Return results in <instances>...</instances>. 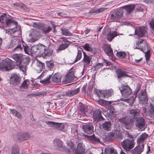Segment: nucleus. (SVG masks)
<instances>
[{"mask_svg": "<svg viewBox=\"0 0 154 154\" xmlns=\"http://www.w3.org/2000/svg\"><path fill=\"white\" fill-rule=\"evenodd\" d=\"M140 111L137 109H131L128 111L129 116H126L119 119V121L121 123L122 126L128 130L130 129L133 121L140 116Z\"/></svg>", "mask_w": 154, "mask_h": 154, "instance_id": "f257e3e1", "label": "nucleus"}, {"mask_svg": "<svg viewBox=\"0 0 154 154\" xmlns=\"http://www.w3.org/2000/svg\"><path fill=\"white\" fill-rule=\"evenodd\" d=\"M15 62L8 58L3 60L0 63V70L8 71L15 67Z\"/></svg>", "mask_w": 154, "mask_h": 154, "instance_id": "f03ea898", "label": "nucleus"}, {"mask_svg": "<svg viewBox=\"0 0 154 154\" xmlns=\"http://www.w3.org/2000/svg\"><path fill=\"white\" fill-rule=\"evenodd\" d=\"M103 34L105 36L109 42H111L112 39L118 35V33L116 31H111V29L109 27H106L103 30Z\"/></svg>", "mask_w": 154, "mask_h": 154, "instance_id": "7ed1b4c3", "label": "nucleus"}, {"mask_svg": "<svg viewBox=\"0 0 154 154\" xmlns=\"http://www.w3.org/2000/svg\"><path fill=\"white\" fill-rule=\"evenodd\" d=\"M121 144L122 147L127 153L131 151V150L134 147V140L128 139L121 142Z\"/></svg>", "mask_w": 154, "mask_h": 154, "instance_id": "20e7f679", "label": "nucleus"}, {"mask_svg": "<svg viewBox=\"0 0 154 154\" xmlns=\"http://www.w3.org/2000/svg\"><path fill=\"white\" fill-rule=\"evenodd\" d=\"M122 9L119 8L114 11L111 15V19L113 21H116L122 17L123 14Z\"/></svg>", "mask_w": 154, "mask_h": 154, "instance_id": "39448f33", "label": "nucleus"}, {"mask_svg": "<svg viewBox=\"0 0 154 154\" xmlns=\"http://www.w3.org/2000/svg\"><path fill=\"white\" fill-rule=\"evenodd\" d=\"M47 49V47L42 44L38 45L36 46H32L31 50L33 53L36 52L39 53L40 54L43 55L45 51Z\"/></svg>", "mask_w": 154, "mask_h": 154, "instance_id": "423d86ee", "label": "nucleus"}, {"mask_svg": "<svg viewBox=\"0 0 154 154\" xmlns=\"http://www.w3.org/2000/svg\"><path fill=\"white\" fill-rule=\"evenodd\" d=\"M122 95L125 97H127L130 95L132 91L128 85H122L119 88Z\"/></svg>", "mask_w": 154, "mask_h": 154, "instance_id": "0eeeda50", "label": "nucleus"}, {"mask_svg": "<svg viewBox=\"0 0 154 154\" xmlns=\"http://www.w3.org/2000/svg\"><path fill=\"white\" fill-rule=\"evenodd\" d=\"M136 44L137 45L135 48L140 49L142 51L148 49L147 45L143 39H138L136 42Z\"/></svg>", "mask_w": 154, "mask_h": 154, "instance_id": "6e6552de", "label": "nucleus"}, {"mask_svg": "<svg viewBox=\"0 0 154 154\" xmlns=\"http://www.w3.org/2000/svg\"><path fill=\"white\" fill-rule=\"evenodd\" d=\"M29 36L31 37V42H35L40 38V34L39 31L36 29H31Z\"/></svg>", "mask_w": 154, "mask_h": 154, "instance_id": "1a4fd4ad", "label": "nucleus"}, {"mask_svg": "<svg viewBox=\"0 0 154 154\" xmlns=\"http://www.w3.org/2000/svg\"><path fill=\"white\" fill-rule=\"evenodd\" d=\"M147 32L146 27L142 26L136 27L135 30V34L139 37H142L144 36Z\"/></svg>", "mask_w": 154, "mask_h": 154, "instance_id": "9d476101", "label": "nucleus"}, {"mask_svg": "<svg viewBox=\"0 0 154 154\" xmlns=\"http://www.w3.org/2000/svg\"><path fill=\"white\" fill-rule=\"evenodd\" d=\"M135 125L136 127L141 129L145 126V119L142 117H138L136 119Z\"/></svg>", "mask_w": 154, "mask_h": 154, "instance_id": "9b49d317", "label": "nucleus"}, {"mask_svg": "<svg viewBox=\"0 0 154 154\" xmlns=\"http://www.w3.org/2000/svg\"><path fill=\"white\" fill-rule=\"evenodd\" d=\"M140 93V94L138 96L140 103H146L148 101V99L145 90H141Z\"/></svg>", "mask_w": 154, "mask_h": 154, "instance_id": "f8f14e48", "label": "nucleus"}, {"mask_svg": "<svg viewBox=\"0 0 154 154\" xmlns=\"http://www.w3.org/2000/svg\"><path fill=\"white\" fill-rule=\"evenodd\" d=\"M75 78H76L74 75V72L72 71L69 72L64 77L62 81L63 82H70L74 79Z\"/></svg>", "mask_w": 154, "mask_h": 154, "instance_id": "ddd939ff", "label": "nucleus"}, {"mask_svg": "<svg viewBox=\"0 0 154 154\" xmlns=\"http://www.w3.org/2000/svg\"><path fill=\"white\" fill-rule=\"evenodd\" d=\"M82 51V50L81 48L77 49L74 51L72 55L73 57L75 58L74 63H76L81 59Z\"/></svg>", "mask_w": 154, "mask_h": 154, "instance_id": "4468645a", "label": "nucleus"}, {"mask_svg": "<svg viewBox=\"0 0 154 154\" xmlns=\"http://www.w3.org/2000/svg\"><path fill=\"white\" fill-rule=\"evenodd\" d=\"M20 80V78L18 75L14 74L10 78V83L13 85L15 86L19 84Z\"/></svg>", "mask_w": 154, "mask_h": 154, "instance_id": "2eb2a0df", "label": "nucleus"}, {"mask_svg": "<svg viewBox=\"0 0 154 154\" xmlns=\"http://www.w3.org/2000/svg\"><path fill=\"white\" fill-rule=\"evenodd\" d=\"M82 129L86 133L91 134L93 132V125L91 123L85 124L83 125Z\"/></svg>", "mask_w": 154, "mask_h": 154, "instance_id": "dca6fc26", "label": "nucleus"}, {"mask_svg": "<svg viewBox=\"0 0 154 154\" xmlns=\"http://www.w3.org/2000/svg\"><path fill=\"white\" fill-rule=\"evenodd\" d=\"M104 51L105 53L109 56L112 57V60L113 61L115 58L113 57V53L112 50L111 48L110 45L109 44H105L103 47Z\"/></svg>", "mask_w": 154, "mask_h": 154, "instance_id": "f3484780", "label": "nucleus"}, {"mask_svg": "<svg viewBox=\"0 0 154 154\" xmlns=\"http://www.w3.org/2000/svg\"><path fill=\"white\" fill-rule=\"evenodd\" d=\"M148 134L144 133L141 134L137 138V143L138 145L144 147L145 140L147 137Z\"/></svg>", "mask_w": 154, "mask_h": 154, "instance_id": "a211bd4d", "label": "nucleus"}, {"mask_svg": "<svg viewBox=\"0 0 154 154\" xmlns=\"http://www.w3.org/2000/svg\"><path fill=\"white\" fill-rule=\"evenodd\" d=\"M148 134L144 133L141 134L137 138V143L138 145L144 147L145 140L147 137Z\"/></svg>", "mask_w": 154, "mask_h": 154, "instance_id": "6ab92c4d", "label": "nucleus"}, {"mask_svg": "<svg viewBox=\"0 0 154 154\" xmlns=\"http://www.w3.org/2000/svg\"><path fill=\"white\" fill-rule=\"evenodd\" d=\"M83 136L86 139L90 140L93 143L97 144L100 143L99 138L96 137L94 134L91 136L84 134Z\"/></svg>", "mask_w": 154, "mask_h": 154, "instance_id": "aec40b11", "label": "nucleus"}, {"mask_svg": "<svg viewBox=\"0 0 154 154\" xmlns=\"http://www.w3.org/2000/svg\"><path fill=\"white\" fill-rule=\"evenodd\" d=\"M85 150V146L82 143L78 144L77 148L75 150V154H84Z\"/></svg>", "mask_w": 154, "mask_h": 154, "instance_id": "412c9836", "label": "nucleus"}, {"mask_svg": "<svg viewBox=\"0 0 154 154\" xmlns=\"http://www.w3.org/2000/svg\"><path fill=\"white\" fill-rule=\"evenodd\" d=\"M93 118L95 121H99L103 120L101 115V112L99 109H96L94 112Z\"/></svg>", "mask_w": 154, "mask_h": 154, "instance_id": "4be33fe9", "label": "nucleus"}, {"mask_svg": "<svg viewBox=\"0 0 154 154\" xmlns=\"http://www.w3.org/2000/svg\"><path fill=\"white\" fill-rule=\"evenodd\" d=\"M82 46L86 50L90 51L92 54H95L97 52V48H92L88 44L86 43Z\"/></svg>", "mask_w": 154, "mask_h": 154, "instance_id": "5701e85b", "label": "nucleus"}, {"mask_svg": "<svg viewBox=\"0 0 154 154\" xmlns=\"http://www.w3.org/2000/svg\"><path fill=\"white\" fill-rule=\"evenodd\" d=\"M45 66L44 64L39 61L37 60L36 63V66L35 69L37 72L40 73L42 71L44 68Z\"/></svg>", "mask_w": 154, "mask_h": 154, "instance_id": "b1692460", "label": "nucleus"}, {"mask_svg": "<svg viewBox=\"0 0 154 154\" xmlns=\"http://www.w3.org/2000/svg\"><path fill=\"white\" fill-rule=\"evenodd\" d=\"M144 147L138 145L132 151L133 154H140L143 151Z\"/></svg>", "mask_w": 154, "mask_h": 154, "instance_id": "393cba45", "label": "nucleus"}, {"mask_svg": "<svg viewBox=\"0 0 154 154\" xmlns=\"http://www.w3.org/2000/svg\"><path fill=\"white\" fill-rule=\"evenodd\" d=\"M80 91L79 88H77L76 89L69 91L66 92V95L70 97L78 93Z\"/></svg>", "mask_w": 154, "mask_h": 154, "instance_id": "a878e982", "label": "nucleus"}, {"mask_svg": "<svg viewBox=\"0 0 154 154\" xmlns=\"http://www.w3.org/2000/svg\"><path fill=\"white\" fill-rule=\"evenodd\" d=\"M103 97L107 98L111 96L113 93V91L112 89L105 90L103 91Z\"/></svg>", "mask_w": 154, "mask_h": 154, "instance_id": "bb28decb", "label": "nucleus"}, {"mask_svg": "<svg viewBox=\"0 0 154 154\" xmlns=\"http://www.w3.org/2000/svg\"><path fill=\"white\" fill-rule=\"evenodd\" d=\"M135 7L134 5H129L124 6L122 8L125 9L126 12L129 14L133 11Z\"/></svg>", "mask_w": 154, "mask_h": 154, "instance_id": "cd10ccee", "label": "nucleus"}, {"mask_svg": "<svg viewBox=\"0 0 154 154\" xmlns=\"http://www.w3.org/2000/svg\"><path fill=\"white\" fill-rule=\"evenodd\" d=\"M61 76L58 73L55 74L52 76V81L54 83H58L61 81Z\"/></svg>", "mask_w": 154, "mask_h": 154, "instance_id": "c85d7f7f", "label": "nucleus"}, {"mask_svg": "<svg viewBox=\"0 0 154 154\" xmlns=\"http://www.w3.org/2000/svg\"><path fill=\"white\" fill-rule=\"evenodd\" d=\"M83 62L84 63V65H88L90 63V61L92 59V57L91 56H88L86 55L84 52H83Z\"/></svg>", "mask_w": 154, "mask_h": 154, "instance_id": "c756f323", "label": "nucleus"}, {"mask_svg": "<svg viewBox=\"0 0 154 154\" xmlns=\"http://www.w3.org/2000/svg\"><path fill=\"white\" fill-rule=\"evenodd\" d=\"M22 57L23 54H15L12 56V58L18 63L20 62L21 61Z\"/></svg>", "mask_w": 154, "mask_h": 154, "instance_id": "7c9ffc66", "label": "nucleus"}, {"mask_svg": "<svg viewBox=\"0 0 154 154\" xmlns=\"http://www.w3.org/2000/svg\"><path fill=\"white\" fill-rule=\"evenodd\" d=\"M116 72L118 78L126 75L125 72L123 69H116Z\"/></svg>", "mask_w": 154, "mask_h": 154, "instance_id": "2f4dec72", "label": "nucleus"}, {"mask_svg": "<svg viewBox=\"0 0 154 154\" xmlns=\"http://www.w3.org/2000/svg\"><path fill=\"white\" fill-rule=\"evenodd\" d=\"M98 103L100 105L102 106H109L111 104V102L110 101H107L103 99H99L98 100Z\"/></svg>", "mask_w": 154, "mask_h": 154, "instance_id": "473e14b6", "label": "nucleus"}, {"mask_svg": "<svg viewBox=\"0 0 154 154\" xmlns=\"http://www.w3.org/2000/svg\"><path fill=\"white\" fill-rule=\"evenodd\" d=\"M105 153V154H118L116 150L113 147L106 148Z\"/></svg>", "mask_w": 154, "mask_h": 154, "instance_id": "72a5a7b5", "label": "nucleus"}, {"mask_svg": "<svg viewBox=\"0 0 154 154\" xmlns=\"http://www.w3.org/2000/svg\"><path fill=\"white\" fill-rule=\"evenodd\" d=\"M111 123L110 122H106L102 125L103 128L107 131H110L111 129Z\"/></svg>", "mask_w": 154, "mask_h": 154, "instance_id": "f704fd0d", "label": "nucleus"}, {"mask_svg": "<svg viewBox=\"0 0 154 154\" xmlns=\"http://www.w3.org/2000/svg\"><path fill=\"white\" fill-rule=\"evenodd\" d=\"M10 111L11 113L14 116H16L18 118L20 119L21 118V115L20 112L14 109H10Z\"/></svg>", "mask_w": 154, "mask_h": 154, "instance_id": "c9c22d12", "label": "nucleus"}, {"mask_svg": "<svg viewBox=\"0 0 154 154\" xmlns=\"http://www.w3.org/2000/svg\"><path fill=\"white\" fill-rule=\"evenodd\" d=\"M60 30L61 33L63 35L69 36H72V34L69 32L68 29L66 28L61 29Z\"/></svg>", "mask_w": 154, "mask_h": 154, "instance_id": "e433bc0d", "label": "nucleus"}, {"mask_svg": "<svg viewBox=\"0 0 154 154\" xmlns=\"http://www.w3.org/2000/svg\"><path fill=\"white\" fill-rule=\"evenodd\" d=\"M52 29V28L50 26H42L41 28V30L42 32L45 34L49 33Z\"/></svg>", "mask_w": 154, "mask_h": 154, "instance_id": "4c0bfd02", "label": "nucleus"}, {"mask_svg": "<svg viewBox=\"0 0 154 154\" xmlns=\"http://www.w3.org/2000/svg\"><path fill=\"white\" fill-rule=\"evenodd\" d=\"M20 135V136H22V137H19V140L20 141H24L29 139L30 138V135L28 133H23Z\"/></svg>", "mask_w": 154, "mask_h": 154, "instance_id": "58836bf2", "label": "nucleus"}, {"mask_svg": "<svg viewBox=\"0 0 154 154\" xmlns=\"http://www.w3.org/2000/svg\"><path fill=\"white\" fill-rule=\"evenodd\" d=\"M106 9V8H101L97 9H94L91 10L89 11V12L91 13H99L105 10Z\"/></svg>", "mask_w": 154, "mask_h": 154, "instance_id": "ea45409f", "label": "nucleus"}, {"mask_svg": "<svg viewBox=\"0 0 154 154\" xmlns=\"http://www.w3.org/2000/svg\"><path fill=\"white\" fill-rule=\"evenodd\" d=\"M79 111L82 113L83 116H86L87 115L85 113L86 109L85 106L83 104H81L79 108Z\"/></svg>", "mask_w": 154, "mask_h": 154, "instance_id": "a19ab883", "label": "nucleus"}, {"mask_svg": "<svg viewBox=\"0 0 154 154\" xmlns=\"http://www.w3.org/2000/svg\"><path fill=\"white\" fill-rule=\"evenodd\" d=\"M18 30V28L16 26L13 28L9 29L8 30H6V33L12 35L17 32Z\"/></svg>", "mask_w": 154, "mask_h": 154, "instance_id": "79ce46f5", "label": "nucleus"}, {"mask_svg": "<svg viewBox=\"0 0 154 154\" xmlns=\"http://www.w3.org/2000/svg\"><path fill=\"white\" fill-rule=\"evenodd\" d=\"M118 135L119 134V132L118 131H115L113 132H112L109 133L108 135V136L110 138H114L118 137Z\"/></svg>", "mask_w": 154, "mask_h": 154, "instance_id": "37998d69", "label": "nucleus"}, {"mask_svg": "<svg viewBox=\"0 0 154 154\" xmlns=\"http://www.w3.org/2000/svg\"><path fill=\"white\" fill-rule=\"evenodd\" d=\"M14 21L12 19L11 17L6 18V23L8 26H10L11 25L14 24Z\"/></svg>", "mask_w": 154, "mask_h": 154, "instance_id": "c03bdc74", "label": "nucleus"}, {"mask_svg": "<svg viewBox=\"0 0 154 154\" xmlns=\"http://www.w3.org/2000/svg\"><path fill=\"white\" fill-rule=\"evenodd\" d=\"M53 144L56 146H61L63 145V142L58 139H55L53 142Z\"/></svg>", "mask_w": 154, "mask_h": 154, "instance_id": "a18cd8bd", "label": "nucleus"}, {"mask_svg": "<svg viewBox=\"0 0 154 154\" xmlns=\"http://www.w3.org/2000/svg\"><path fill=\"white\" fill-rule=\"evenodd\" d=\"M53 53V51L50 49H46L43 56L48 57L51 56Z\"/></svg>", "mask_w": 154, "mask_h": 154, "instance_id": "49530a36", "label": "nucleus"}, {"mask_svg": "<svg viewBox=\"0 0 154 154\" xmlns=\"http://www.w3.org/2000/svg\"><path fill=\"white\" fill-rule=\"evenodd\" d=\"M69 44L67 43L63 44L60 45L59 47L57 49V51H59L64 50L67 48Z\"/></svg>", "mask_w": 154, "mask_h": 154, "instance_id": "de8ad7c7", "label": "nucleus"}, {"mask_svg": "<svg viewBox=\"0 0 154 154\" xmlns=\"http://www.w3.org/2000/svg\"><path fill=\"white\" fill-rule=\"evenodd\" d=\"M29 84V81L28 80H25L20 86V88L21 89H26L28 88V85Z\"/></svg>", "mask_w": 154, "mask_h": 154, "instance_id": "09e8293b", "label": "nucleus"}, {"mask_svg": "<svg viewBox=\"0 0 154 154\" xmlns=\"http://www.w3.org/2000/svg\"><path fill=\"white\" fill-rule=\"evenodd\" d=\"M149 116L150 117L154 118V106H151L149 113Z\"/></svg>", "mask_w": 154, "mask_h": 154, "instance_id": "8fccbe9b", "label": "nucleus"}, {"mask_svg": "<svg viewBox=\"0 0 154 154\" xmlns=\"http://www.w3.org/2000/svg\"><path fill=\"white\" fill-rule=\"evenodd\" d=\"M26 64H24L23 63H20L19 65L20 70L24 72L26 71Z\"/></svg>", "mask_w": 154, "mask_h": 154, "instance_id": "3c124183", "label": "nucleus"}, {"mask_svg": "<svg viewBox=\"0 0 154 154\" xmlns=\"http://www.w3.org/2000/svg\"><path fill=\"white\" fill-rule=\"evenodd\" d=\"M65 125L63 123H57L56 128L60 131H63L64 129Z\"/></svg>", "mask_w": 154, "mask_h": 154, "instance_id": "603ef678", "label": "nucleus"}, {"mask_svg": "<svg viewBox=\"0 0 154 154\" xmlns=\"http://www.w3.org/2000/svg\"><path fill=\"white\" fill-rule=\"evenodd\" d=\"M57 123L51 121H48L46 122V124L48 125L49 126L54 127L55 128H56L57 126Z\"/></svg>", "mask_w": 154, "mask_h": 154, "instance_id": "864d4df0", "label": "nucleus"}, {"mask_svg": "<svg viewBox=\"0 0 154 154\" xmlns=\"http://www.w3.org/2000/svg\"><path fill=\"white\" fill-rule=\"evenodd\" d=\"M67 145L68 147L72 151H75V147L74 144L72 142H69L68 143Z\"/></svg>", "mask_w": 154, "mask_h": 154, "instance_id": "5fc2aeb1", "label": "nucleus"}, {"mask_svg": "<svg viewBox=\"0 0 154 154\" xmlns=\"http://www.w3.org/2000/svg\"><path fill=\"white\" fill-rule=\"evenodd\" d=\"M116 55L118 57L122 58H124L126 56V53L124 52H117Z\"/></svg>", "mask_w": 154, "mask_h": 154, "instance_id": "6e6d98bb", "label": "nucleus"}, {"mask_svg": "<svg viewBox=\"0 0 154 154\" xmlns=\"http://www.w3.org/2000/svg\"><path fill=\"white\" fill-rule=\"evenodd\" d=\"M11 154H19V150L17 147H14L12 149Z\"/></svg>", "mask_w": 154, "mask_h": 154, "instance_id": "4d7b16f0", "label": "nucleus"}, {"mask_svg": "<svg viewBox=\"0 0 154 154\" xmlns=\"http://www.w3.org/2000/svg\"><path fill=\"white\" fill-rule=\"evenodd\" d=\"M46 65L50 69L53 68L54 66L53 61L50 60L47 62Z\"/></svg>", "mask_w": 154, "mask_h": 154, "instance_id": "13d9d810", "label": "nucleus"}, {"mask_svg": "<svg viewBox=\"0 0 154 154\" xmlns=\"http://www.w3.org/2000/svg\"><path fill=\"white\" fill-rule=\"evenodd\" d=\"M30 61L29 59L27 57H25L23 59L22 61L20 62V63H23L24 64H26V65H27Z\"/></svg>", "mask_w": 154, "mask_h": 154, "instance_id": "bf43d9fd", "label": "nucleus"}, {"mask_svg": "<svg viewBox=\"0 0 154 154\" xmlns=\"http://www.w3.org/2000/svg\"><path fill=\"white\" fill-rule=\"evenodd\" d=\"M50 78V75L49 76L48 78L46 79L45 80H41L40 82L41 83L43 84H46L49 83V79Z\"/></svg>", "mask_w": 154, "mask_h": 154, "instance_id": "052dcab7", "label": "nucleus"}, {"mask_svg": "<svg viewBox=\"0 0 154 154\" xmlns=\"http://www.w3.org/2000/svg\"><path fill=\"white\" fill-rule=\"evenodd\" d=\"M22 49L20 45L18 44L17 46L13 50V51H21Z\"/></svg>", "mask_w": 154, "mask_h": 154, "instance_id": "680f3d73", "label": "nucleus"}, {"mask_svg": "<svg viewBox=\"0 0 154 154\" xmlns=\"http://www.w3.org/2000/svg\"><path fill=\"white\" fill-rule=\"evenodd\" d=\"M145 56L146 60H149L150 56V51L149 50H148L145 53Z\"/></svg>", "mask_w": 154, "mask_h": 154, "instance_id": "e2e57ef3", "label": "nucleus"}, {"mask_svg": "<svg viewBox=\"0 0 154 154\" xmlns=\"http://www.w3.org/2000/svg\"><path fill=\"white\" fill-rule=\"evenodd\" d=\"M7 14H3L1 16H0V22H3L5 19H6Z\"/></svg>", "mask_w": 154, "mask_h": 154, "instance_id": "0e129e2a", "label": "nucleus"}, {"mask_svg": "<svg viewBox=\"0 0 154 154\" xmlns=\"http://www.w3.org/2000/svg\"><path fill=\"white\" fill-rule=\"evenodd\" d=\"M33 26L34 27H35L37 28H41V24L39 23H35L33 24Z\"/></svg>", "mask_w": 154, "mask_h": 154, "instance_id": "69168bd1", "label": "nucleus"}, {"mask_svg": "<svg viewBox=\"0 0 154 154\" xmlns=\"http://www.w3.org/2000/svg\"><path fill=\"white\" fill-rule=\"evenodd\" d=\"M103 66V64L102 63H98L95 66V69L96 70H97L100 67Z\"/></svg>", "mask_w": 154, "mask_h": 154, "instance_id": "338daca9", "label": "nucleus"}, {"mask_svg": "<svg viewBox=\"0 0 154 154\" xmlns=\"http://www.w3.org/2000/svg\"><path fill=\"white\" fill-rule=\"evenodd\" d=\"M149 24L151 28L154 31V19H152L151 20Z\"/></svg>", "mask_w": 154, "mask_h": 154, "instance_id": "774afa93", "label": "nucleus"}]
</instances>
